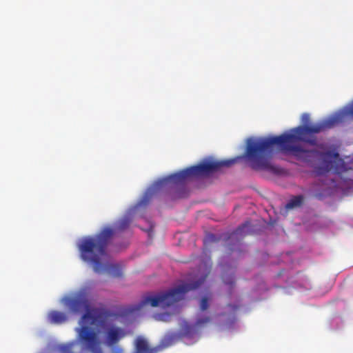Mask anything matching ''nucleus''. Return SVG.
<instances>
[{"label": "nucleus", "mask_w": 353, "mask_h": 353, "mask_svg": "<svg viewBox=\"0 0 353 353\" xmlns=\"http://www.w3.org/2000/svg\"><path fill=\"white\" fill-rule=\"evenodd\" d=\"M344 108L325 119L313 125H307L310 122V114H302L301 120L303 125H299L291 130V133H285L279 136L259 137L250 139L247 145L244 157L249 161L250 166L254 170L275 171V168L271 164L270 159L276 152V147L280 150L290 153L298 160L316 167L319 163L323 167L321 172H327L332 170L337 174L341 175L343 172L351 169L348 168L344 161L339 158L338 152L328 150L319 152L316 150H305L299 145H295L297 141H301L311 145H316L317 141L314 134L325 131L327 129L344 123L348 120H353L350 116L344 117L343 121H339L332 125H329V120L343 112Z\"/></svg>", "instance_id": "nucleus-1"}, {"label": "nucleus", "mask_w": 353, "mask_h": 353, "mask_svg": "<svg viewBox=\"0 0 353 353\" xmlns=\"http://www.w3.org/2000/svg\"><path fill=\"white\" fill-rule=\"evenodd\" d=\"M114 233V230L111 227H104L96 235L81 239L79 250L81 259L91 263L95 272H107L114 277H121L122 269L119 265H103L101 262V257L106 254L107 246Z\"/></svg>", "instance_id": "nucleus-2"}, {"label": "nucleus", "mask_w": 353, "mask_h": 353, "mask_svg": "<svg viewBox=\"0 0 353 353\" xmlns=\"http://www.w3.org/2000/svg\"><path fill=\"white\" fill-rule=\"evenodd\" d=\"M207 277V274L199 280L190 283H184L166 292H159L157 294H148L143 296L141 300L134 305L125 308V314H132L141 311L147 306L167 307L174 305L183 299L185 294L192 290L198 288L203 284Z\"/></svg>", "instance_id": "nucleus-3"}, {"label": "nucleus", "mask_w": 353, "mask_h": 353, "mask_svg": "<svg viewBox=\"0 0 353 353\" xmlns=\"http://www.w3.org/2000/svg\"><path fill=\"white\" fill-rule=\"evenodd\" d=\"M241 157L223 160V161H207L196 165H193L182 170L178 172L170 174L165 178L157 181L152 185L150 191H158L170 183H180L187 179L195 177L208 176L214 172L219 171L221 168H229L234 165Z\"/></svg>", "instance_id": "nucleus-4"}, {"label": "nucleus", "mask_w": 353, "mask_h": 353, "mask_svg": "<svg viewBox=\"0 0 353 353\" xmlns=\"http://www.w3.org/2000/svg\"><path fill=\"white\" fill-rule=\"evenodd\" d=\"M64 304L74 313L85 311L79 323H86L91 321L90 324H94L99 319L110 317L111 313L106 310L91 309L88 294L85 289L81 290L72 296L65 297L63 299Z\"/></svg>", "instance_id": "nucleus-5"}, {"label": "nucleus", "mask_w": 353, "mask_h": 353, "mask_svg": "<svg viewBox=\"0 0 353 353\" xmlns=\"http://www.w3.org/2000/svg\"><path fill=\"white\" fill-rule=\"evenodd\" d=\"M87 323H79L80 326L75 328L77 340L83 348L92 353H102L99 334Z\"/></svg>", "instance_id": "nucleus-6"}, {"label": "nucleus", "mask_w": 353, "mask_h": 353, "mask_svg": "<svg viewBox=\"0 0 353 353\" xmlns=\"http://www.w3.org/2000/svg\"><path fill=\"white\" fill-rule=\"evenodd\" d=\"M172 341V338H167L162 341L161 345L150 347L147 341L139 336L136 339V353H158L163 348L170 345Z\"/></svg>", "instance_id": "nucleus-7"}, {"label": "nucleus", "mask_w": 353, "mask_h": 353, "mask_svg": "<svg viewBox=\"0 0 353 353\" xmlns=\"http://www.w3.org/2000/svg\"><path fill=\"white\" fill-rule=\"evenodd\" d=\"M127 335V332L122 327L112 326L105 332V341L108 346L117 345Z\"/></svg>", "instance_id": "nucleus-8"}, {"label": "nucleus", "mask_w": 353, "mask_h": 353, "mask_svg": "<svg viewBox=\"0 0 353 353\" xmlns=\"http://www.w3.org/2000/svg\"><path fill=\"white\" fill-rule=\"evenodd\" d=\"M251 223L250 221H245L241 225H239L236 230L232 232L228 235L227 241H228V245H234L235 242H240L243 238L250 231Z\"/></svg>", "instance_id": "nucleus-9"}, {"label": "nucleus", "mask_w": 353, "mask_h": 353, "mask_svg": "<svg viewBox=\"0 0 353 353\" xmlns=\"http://www.w3.org/2000/svg\"><path fill=\"white\" fill-rule=\"evenodd\" d=\"M347 115L353 119V100L344 107L343 112L338 114L336 116H334L329 120L328 123L330 126L339 121H343L344 117Z\"/></svg>", "instance_id": "nucleus-10"}, {"label": "nucleus", "mask_w": 353, "mask_h": 353, "mask_svg": "<svg viewBox=\"0 0 353 353\" xmlns=\"http://www.w3.org/2000/svg\"><path fill=\"white\" fill-rule=\"evenodd\" d=\"M48 319L52 324H61L67 321V316L64 312L52 310L48 313Z\"/></svg>", "instance_id": "nucleus-11"}, {"label": "nucleus", "mask_w": 353, "mask_h": 353, "mask_svg": "<svg viewBox=\"0 0 353 353\" xmlns=\"http://www.w3.org/2000/svg\"><path fill=\"white\" fill-rule=\"evenodd\" d=\"M304 197L302 195L293 196L285 205L286 210H291L301 206Z\"/></svg>", "instance_id": "nucleus-12"}, {"label": "nucleus", "mask_w": 353, "mask_h": 353, "mask_svg": "<svg viewBox=\"0 0 353 353\" xmlns=\"http://www.w3.org/2000/svg\"><path fill=\"white\" fill-rule=\"evenodd\" d=\"M132 222V218L130 216H126L119 221L117 228L120 230L126 229Z\"/></svg>", "instance_id": "nucleus-13"}, {"label": "nucleus", "mask_w": 353, "mask_h": 353, "mask_svg": "<svg viewBox=\"0 0 353 353\" xmlns=\"http://www.w3.org/2000/svg\"><path fill=\"white\" fill-rule=\"evenodd\" d=\"M211 321V319L210 316H205L203 318H199L196 320L195 325L197 327H201L205 325V324L210 323Z\"/></svg>", "instance_id": "nucleus-14"}, {"label": "nucleus", "mask_w": 353, "mask_h": 353, "mask_svg": "<svg viewBox=\"0 0 353 353\" xmlns=\"http://www.w3.org/2000/svg\"><path fill=\"white\" fill-rule=\"evenodd\" d=\"M209 307V299L207 296H203L200 302V309L202 311L206 310Z\"/></svg>", "instance_id": "nucleus-15"}, {"label": "nucleus", "mask_w": 353, "mask_h": 353, "mask_svg": "<svg viewBox=\"0 0 353 353\" xmlns=\"http://www.w3.org/2000/svg\"><path fill=\"white\" fill-rule=\"evenodd\" d=\"M149 200H150V196L148 195V192H147L145 194V195L144 196V197L143 198V199L137 203L135 208L137 209L141 206L146 205L148 203Z\"/></svg>", "instance_id": "nucleus-16"}, {"label": "nucleus", "mask_w": 353, "mask_h": 353, "mask_svg": "<svg viewBox=\"0 0 353 353\" xmlns=\"http://www.w3.org/2000/svg\"><path fill=\"white\" fill-rule=\"evenodd\" d=\"M223 281L225 283L231 286L235 283L233 276H223Z\"/></svg>", "instance_id": "nucleus-17"}, {"label": "nucleus", "mask_w": 353, "mask_h": 353, "mask_svg": "<svg viewBox=\"0 0 353 353\" xmlns=\"http://www.w3.org/2000/svg\"><path fill=\"white\" fill-rule=\"evenodd\" d=\"M72 345H64L61 347L63 353H71Z\"/></svg>", "instance_id": "nucleus-18"}, {"label": "nucleus", "mask_w": 353, "mask_h": 353, "mask_svg": "<svg viewBox=\"0 0 353 353\" xmlns=\"http://www.w3.org/2000/svg\"><path fill=\"white\" fill-rule=\"evenodd\" d=\"M205 241H210V242H214V241H216L217 239L214 234H209L207 235Z\"/></svg>", "instance_id": "nucleus-19"}, {"label": "nucleus", "mask_w": 353, "mask_h": 353, "mask_svg": "<svg viewBox=\"0 0 353 353\" xmlns=\"http://www.w3.org/2000/svg\"><path fill=\"white\" fill-rule=\"evenodd\" d=\"M154 228V224L152 223H150V228L147 230V232L148 233L149 236H151V234L153 232V230Z\"/></svg>", "instance_id": "nucleus-20"}, {"label": "nucleus", "mask_w": 353, "mask_h": 353, "mask_svg": "<svg viewBox=\"0 0 353 353\" xmlns=\"http://www.w3.org/2000/svg\"><path fill=\"white\" fill-rule=\"evenodd\" d=\"M113 353H123V350L121 347H116L113 350Z\"/></svg>", "instance_id": "nucleus-21"}]
</instances>
